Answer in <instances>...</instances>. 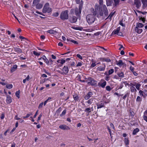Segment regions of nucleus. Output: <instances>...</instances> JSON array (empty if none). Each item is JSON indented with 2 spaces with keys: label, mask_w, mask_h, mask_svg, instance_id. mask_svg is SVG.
I'll return each instance as SVG.
<instances>
[{
  "label": "nucleus",
  "mask_w": 147,
  "mask_h": 147,
  "mask_svg": "<svg viewBox=\"0 0 147 147\" xmlns=\"http://www.w3.org/2000/svg\"><path fill=\"white\" fill-rule=\"evenodd\" d=\"M143 5L144 6H146L147 5V0H141Z\"/></svg>",
  "instance_id": "obj_32"
},
{
  "label": "nucleus",
  "mask_w": 147,
  "mask_h": 147,
  "mask_svg": "<svg viewBox=\"0 0 147 147\" xmlns=\"http://www.w3.org/2000/svg\"><path fill=\"white\" fill-rule=\"evenodd\" d=\"M13 50L15 52L18 53H22V50L18 47H13Z\"/></svg>",
  "instance_id": "obj_15"
},
{
  "label": "nucleus",
  "mask_w": 147,
  "mask_h": 147,
  "mask_svg": "<svg viewBox=\"0 0 147 147\" xmlns=\"http://www.w3.org/2000/svg\"><path fill=\"white\" fill-rule=\"evenodd\" d=\"M124 142L125 145H127L129 144V141L128 138H125Z\"/></svg>",
  "instance_id": "obj_38"
},
{
  "label": "nucleus",
  "mask_w": 147,
  "mask_h": 147,
  "mask_svg": "<svg viewBox=\"0 0 147 147\" xmlns=\"http://www.w3.org/2000/svg\"><path fill=\"white\" fill-rule=\"evenodd\" d=\"M93 101V99L92 98H90L86 102V104L87 103V104L90 105L92 103Z\"/></svg>",
  "instance_id": "obj_27"
},
{
  "label": "nucleus",
  "mask_w": 147,
  "mask_h": 147,
  "mask_svg": "<svg viewBox=\"0 0 147 147\" xmlns=\"http://www.w3.org/2000/svg\"><path fill=\"white\" fill-rule=\"evenodd\" d=\"M29 79L30 76L29 75H28L25 79L23 80V82L24 83H25L26 81H28Z\"/></svg>",
  "instance_id": "obj_28"
},
{
  "label": "nucleus",
  "mask_w": 147,
  "mask_h": 147,
  "mask_svg": "<svg viewBox=\"0 0 147 147\" xmlns=\"http://www.w3.org/2000/svg\"><path fill=\"white\" fill-rule=\"evenodd\" d=\"M129 69L132 72L134 71V68L132 66H130V67Z\"/></svg>",
  "instance_id": "obj_57"
},
{
  "label": "nucleus",
  "mask_w": 147,
  "mask_h": 147,
  "mask_svg": "<svg viewBox=\"0 0 147 147\" xmlns=\"http://www.w3.org/2000/svg\"><path fill=\"white\" fill-rule=\"evenodd\" d=\"M6 87L7 88L10 89L13 88V85L12 84H7L6 85Z\"/></svg>",
  "instance_id": "obj_31"
},
{
  "label": "nucleus",
  "mask_w": 147,
  "mask_h": 147,
  "mask_svg": "<svg viewBox=\"0 0 147 147\" xmlns=\"http://www.w3.org/2000/svg\"><path fill=\"white\" fill-rule=\"evenodd\" d=\"M97 109L101 108L104 106V104L103 103H98L97 105Z\"/></svg>",
  "instance_id": "obj_25"
},
{
  "label": "nucleus",
  "mask_w": 147,
  "mask_h": 147,
  "mask_svg": "<svg viewBox=\"0 0 147 147\" xmlns=\"http://www.w3.org/2000/svg\"><path fill=\"white\" fill-rule=\"evenodd\" d=\"M112 0H106L107 5L108 6H109L112 4Z\"/></svg>",
  "instance_id": "obj_26"
},
{
  "label": "nucleus",
  "mask_w": 147,
  "mask_h": 147,
  "mask_svg": "<svg viewBox=\"0 0 147 147\" xmlns=\"http://www.w3.org/2000/svg\"><path fill=\"white\" fill-rule=\"evenodd\" d=\"M106 89L109 91H110L111 90V88L109 86H107L106 87Z\"/></svg>",
  "instance_id": "obj_54"
},
{
  "label": "nucleus",
  "mask_w": 147,
  "mask_h": 147,
  "mask_svg": "<svg viewBox=\"0 0 147 147\" xmlns=\"http://www.w3.org/2000/svg\"><path fill=\"white\" fill-rule=\"evenodd\" d=\"M95 8L96 11H97L98 10V9H99V7L98 4L96 5H95Z\"/></svg>",
  "instance_id": "obj_47"
},
{
  "label": "nucleus",
  "mask_w": 147,
  "mask_h": 147,
  "mask_svg": "<svg viewBox=\"0 0 147 147\" xmlns=\"http://www.w3.org/2000/svg\"><path fill=\"white\" fill-rule=\"evenodd\" d=\"M44 105V103L43 102L41 103L39 105L38 107V108H40L42 107V106Z\"/></svg>",
  "instance_id": "obj_53"
},
{
  "label": "nucleus",
  "mask_w": 147,
  "mask_h": 147,
  "mask_svg": "<svg viewBox=\"0 0 147 147\" xmlns=\"http://www.w3.org/2000/svg\"><path fill=\"white\" fill-rule=\"evenodd\" d=\"M106 84V82L104 80H101L100 82L98 83L99 86H100L102 88H104Z\"/></svg>",
  "instance_id": "obj_9"
},
{
  "label": "nucleus",
  "mask_w": 147,
  "mask_h": 147,
  "mask_svg": "<svg viewBox=\"0 0 147 147\" xmlns=\"http://www.w3.org/2000/svg\"><path fill=\"white\" fill-rule=\"evenodd\" d=\"M119 24L120 25H121V26L123 27H125V24L123 23L122 21H121L120 22Z\"/></svg>",
  "instance_id": "obj_52"
},
{
  "label": "nucleus",
  "mask_w": 147,
  "mask_h": 147,
  "mask_svg": "<svg viewBox=\"0 0 147 147\" xmlns=\"http://www.w3.org/2000/svg\"><path fill=\"white\" fill-rule=\"evenodd\" d=\"M100 60L103 61L109 62L111 61V60L108 58H102L100 59Z\"/></svg>",
  "instance_id": "obj_20"
},
{
  "label": "nucleus",
  "mask_w": 147,
  "mask_h": 147,
  "mask_svg": "<svg viewBox=\"0 0 147 147\" xmlns=\"http://www.w3.org/2000/svg\"><path fill=\"white\" fill-rule=\"evenodd\" d=\"M91 109L90 108H87L84 110V111L86 112L90 113L91 112Z\"/></svg>",
  "instance_id": "obj_43"
},
{
  "label": "nucleus",
  "mask_w": 147,
  "mask_h": 147,
  "mask_svg": "<svg viewBox=\"0 0 147 147\" xmlns=\"http://www.w3.org/2000/svg\"><path fill=\"white\" fill-rule=\"evenodd\" d=\"M130 89L132 92H136L137 91L136 89L133 86H131L130 87Z\"/></svg>",
  "instance_id": "obj_34"
},
{
  "label": "nucleus",
  "mask_w": 147,
  "mask_h": 147,
  "mask_svg": "<svg viewBox=\"0 0 147 147\" xmlns=\"http://www.w3.org/2000/svg\"><path fill=\"white\" fill-rule=\"evenodd\" d=\"M14 119H16V120H19L20 119V118H19L18 116V115H16L15 116V118H14Z\"/></svg>",
  "instance_id": "obj_62"
},
{
  "label": "nucleus",
  "mask_w": 147,
  "mask_h": 147,
  "mask_svg": "<svg viewBox=\"0 0 147 147\" xmlns=\"http://www.w3.org/2000/svg\"><path fill=\"white\" fill-rule=\"evenodd\" d=\"M144 26V25L141 23H137L135 28V31L138 34H140L143 31V29L141 28L143 27Z\"/></svg>",
  "instance_id": "obj_2"
},
{
  "label": "nucleus",
  "mask_w": 147,
  "mask_h": 147,
  "mask_svg": "<svg viewBox=\"0 0 147 147\" xmlns=\"http://www.w3.org/2000/svg\"><path fill=\"white\" fill-rule=\"evenodd\" d=\"M77 20V18L75 16H73L69 18V21L72 23H74L76 22Z\"/></svg>",
  "instance_id": "obj_14"
},
{
  "label": "nucleus",
  "mask_w": 147,
  "mask_h": 147,
  "mask_svg": "<svg viewBox=\"0 0 147 147\" xmlns=\"http://www.w3.org/2000/svg\"><path fill=\"white\" fill-rule=\"evenodd\" d=\"M118 75L120 77L123 78L124 77L123 74L122 72L119 73Z\"/></svg>",
  "instance_id": "obj_46"
},
{
  "label": "nucleus",
  "mask_w": 147,
  "mask_h": 147,
  "mask_svg": "<svg viewBox=\"0 0 147 147\" xmlns=\"http://www.w3.org/2000/svg\"><path fill=\"white\" fill-rule=\"evenodd\" d=\"M142 98L140 96H138L136 98V101L138 102L142 100Z\"/></svg>",
  "instance_id": "obj_45"
},
{
  "label": "nucleus",
  "mask_w": 147,
  "mask_h": 147,
  "mask_svg": "<svg viewBox=\"0 0 147 147\" xmlns=\"http://www.w3.org/2000/svg\"><path fill=\"white\" fill-rule=\"evenodd\" d=\"M82 65V63L81 62H78L76 65V67L81 66Z\"/></svg>",
  "instance_id": "obj_56"
},
{
  "label": "nucleus",
  "mask_w": 147,
  "mask_h": 147,
  "mask_svg": "<svg viewBox=\"0 0 147 147\" xmlns=\"http://www.w3.org/2000/svg\"><path fill=\"white\" fill-rule=\"evenodd\" d=\"M47 32L50 34H54L57 33V31L53 30H50L47 31Z\"/></svg>",
  "instance_id": "obj_24"
},
{
  "label": "nucleus",
  "mask_w": 147,
  "mask_h": 147,
  "mask_svg": "<svg viewBox=\"0 0 147 147\" xmlns=\"http://www.w3.org/2000/svg\"><path fill=\"white\" fill-rule=\"evenodd\" d=\"M102 10L104 12V14L106 15H107L108 13V10L106 6L104 5L102 7Z\"/></svg>",
  "instance_id": "obj_16"
},
{
  "label": "nucleus",
  "mask_w": 147,
  "mask_h": 147,
  "mask_svg": "<svg viewBox=\"0 0 147 147\" xmlns=\"http://www.w3.org/2000/svg\"><path fill=\"white\" fill-rule=\"evenodd\" d=\"M92 95V93L91 92H89L84 97V98L86 100L89 99Z\"/></svg>",
  "instance_id": "obj_17"
},
{
  "label": "nucleus",
  "mask_w": 147,
  "mask_h": 147,
  "mask_svg": "<svg viewBox=\"0 0 147 147\" xmlns=\"http://www.w3.org/2000/svg\"><path fill=\"white\" fill-rule=\"evenodd\" d=\"M66 112V110H64L60 114V115L61 117H62L64 115Z\"/></svg>",
  "instance_id": "obj_44"
},
{
  "label": "nucleus",
  "mask_w": 147,
  "mask_h": 147,
  "mask_svg": "<svg viewBox=\"0 0 147 147\" xmlns=\"http://www.w3.org/2000/svg\"><path fill=\"white\" fill-rule=\"evenodd\" d=\"M115 12H111L109 15V16L107 18V19H109L111 20V18L114 15L115 13Z\"/></svg>",
  "instance_id": "obj_29"
},
{
  "label": "nucleus",
  "mask_w": 147,
  "mask_h": 147,
  "mask_svg": "<svg viewBox=\"0 0 147 147\" xmlns=\"http://www.w3.org/2000/svg\"><path fill=\"white\" fill-rule=\"evenodd\" d=\"M116 64L119 66H121L123 65H124V63L123 62V61L121 60H119L118 61H116Z\"/></svg>",
  "instance_id": "obj_18"
},
{
  "label": "nucleus",
  "mask_w": 147,
  "mask_h": 147,
  "mask_svg": "<svg viewBox=\"0 0 147 147\" xmlns=\"http://www.w3.org/2000/svg\"><path fill=\"white\" fill-rule=\"evenodd\" d=\"M20 90H18L15 93V95L16 97H17L18 98H20Z\"/></svg>",
  "instance_id": "obj_35"
},
{
  "label": "nucleus",
  "mask_w": 147,
  "mask_h": 147,
  "mask_svg": "<svg viewBox=\"0 0 147 147\" xmlns=\"http://www.w3.org/2000/svg\"><path fill=\"white\" fill-rule=\"evenodd\" d=\"M69 71V69L68 67L67 66H64L62 69V72H61L59 71V72L62 74H66Z\"/></svg>",
  "instance_id": "obj_8"
},
{
  "label": "nucleus",
  "mask_w": 147,
  "mask_h": 147,
  "mask_svg": "<svg viewBox=\"0 0 147 147\" xmlns=\"http://www.w3.org/2000/svg\"><path fill=\"white\" fill-rule=\"evenodd\" d=\"M115 4L114 5L115 6H116L117 5H118L119 4V0H113Z\"/></svg>",
  "instance_id": "obj_39"
},
{
  "label": "nucleus",
  "mask_w": 147,
  "mask_h": 147,
  "mask_svg": "<svg viewBox=\"0 0 147 147\" xmlns=\"http://www.w3.org/2000/svg\"><path fill=\"white\" fill-rule=\"evenodd\" d=\"M38 110H37L36 111L35 114L34 115V117H33L34 118H35L36 117V116L37 115V114L38 113Z\"/></svg>",
  "instance_id": "obj_63"
},
{
  "label": "nucleus",
  "mask_w": 147,
  "mask_h": 147,
  "mask_svg": "<svg viewBox=\"0 0 147 147\" xmlns=\"http://www.w3.org/2000/svg\"><path fill=\"white\" fill-rule=\"evenodd\" d=\"M59 15V14L58 12H56L53 14V16L54 17H57Z\"/></svg>",
  "instance_id": "obj_50"
},
{
  "label": "nucleus",
  "mask_w": 147,
  "mask_h": 147,
  "mask_svg": "<svg viewBox=\"0 0 147 147\" xmlns=\"http://www.w3.org/2000/svg\"><path fill=\"white\" fill-rule=\"evenodd\" d=\"M114 71V70L113 69H109V75H111L112 74Z\"/></svg>",
  "instance_id": "obj_41"
},
{
  "label": "nucleus",
  "mask_w": 147,
  "mask_h": 147,
  "mask_svg": "<svg viewBox=\"0 0 147 147\" xmlns=\"http://www.w3.org/2000/svg\"><path fill=\"white\" fill-rule=\"evenodd\" d=\"M73 98L75 100H78L79 97L78 95L75 94L73 95Z\"/></svg>",
  "instance_id": "obj_40"
},
{
  "label": "nucleus",
  "mask_w": 147,
  "mask_h": 147,
  "mask_svg": "<svg viewBox=\"0 0 147 147\" xmlns=\"http://www.w3.org/2000/svg\"><path fill=\"white\" fill-rule=\"evenodd\" d=\"M33 54L35 55H36L37 56H39L40 55L41 52H37L35 51H33Z\"/></svg>",
  "instance_id": "obj_42"
},
{
  "label": "nucleus",
  "mask_w": 147,
  "mask_h": 147,
  "mask_svg": "<svg viewBox=\"0 0 147 147\" xmlns=\"http://www.w3.org/2000/svg\"><path fill=\"white\" fill-rule=\"evenodd\" d=\"M85 80H86V82H87L88 85L93 86L97 84V82L92 78H86Z\"/></svg>",
  "instance_id": "obj_5"
},
{
  "label": "nucleus",
  "mask_w": 147,
  "mask_h": 147,
  "mask_svg": "<svg viewBox=\"0 0 147 147\" xmlns=\"http://www.w3.org/2000/svg\"><path fill=\"white\" fill-rule=\"evenodd\" d=\"M106 65L103 64L102 66H100L97 68V70L99 71H103L105 70Z\"/></svg>",
  "instance_id": "obj_10"
},
{
  "label": "nucleus",
  "mask_w": 147,
  "mask_h": 147,
  "mask_svg": "<svg viewBox=\"0 0 147 147\" xmlns=\"http://www.w3.org/2000/svg\"><path fill=\"white\" fill-rule=\"evenodd\" d=\"M17 67V66L16 65H13V67L12 68H13V69H15V70L16 69Z\"/></svg>",
  "instance_id": "obj_64"
},
{
  "label": "nucleus",
  "mask_w": 147,
  "mask_h": 147,
  "mask_svg": "<svg viewBox=\"0 0 147 147\" xmlns=\"http://www.w3.org/2000/svg\"><path fill=\"white\" fill-rule=\"evenodd\" d=\"M40 1V0H34L33 2V4L34 5H36L38 4Z\"/></svg>",
  "instance_id": "obj_30"
},
{
  "label": "nucleus",
  "mask_w": 147,
  "mask_h": 147,
  "mask_svg": "<svg viewBox=\"0 0 147 147\" xmlns=\"http://www.w3.org/2000/svg\"><path fill=\"white\" fill-rule=\"evenodd\" d=\"M140 20L144 23L145 22V19L144 18L141 17L140 18Z\"/></svg>",
  "instance_id": "obj_48"
},
{
  "label": "nucleus",
  "mask_w": 147,
  "mask_h": 147,
  "mask_svg": "<svg viewBox=\"0 0 147 147\" xmlns=\"http://www.w3.org/2000/svg\"><path fill=\"white\" fill-rule=\"evenodd\" d=\"M107 129L109 131V134L110 135V136H111V134L112 132H111V129H110V128H109V127H107Z\"/></svg>",
  "instance_id": "obj_60"
},
{
  "label": "nucleus",
  "mask_w": 147,
  "mask_h": 147,
  "mask_svg": "<svg viewBox=\"0 0 147 147\" xmlns=\"http://www.w3.org/2000/svg\"><path fill=\"white\" fill-rule=\"evenodd\" d=\"M139 131V129L138 128H136L133 131V135H135L136 133Z\"/></svg>",
  "instance_id": "obj_36"
},
{
  "label": "nucleus",
  "mask_w": 147,
  "mask_h": 147,
  "mask_svg": "<svg viewBox=\"0 0 147 147\" xmlns=\"http://www.w3.org/2000/svg\"><path fill=\"white\" fill-rule=\"evenodd\" d=\"M144 95H145V97L146 96H147V90H144Z\"/></svg>",
  "instance_id": "obj_55"
},
{
  "label": "nucleus",
  "mask_w": 147,
  "mask_h": 147,
  "mask_svg": "<svg viewBox=\"0 0 147 147\" xmlns=\"http://www.w3.org/2000/svg\"><path fill=\"white\" fill-rule=\"evenodd\" d=\"M128 94L127 93L125 94V95H124V96H123V99H125L126 97L128 95Z\"/></svg>",
  "instance_id": "obj_58"
},
{
  "label": "nucleus",
  "mask_w": 147,
  "mask_h": 147,
  "mask_svg": "<svg viewBox=\"0 0 147 147\" xmlns=\"http://www.w3.org/2000/svg\"><path fill=\"white\" fill-rule=\"evenodd\" d=\"M134 86H135L136 88L138 90H139L140 89V87L141 86V84H133Z\"/></svg>",
  "instance_id": "obj_22"
},
{
  "label": "nucleus",
  "mask_w": 147,
  "mask_h": 147,
  "mask_svg": "<svg viewBox=\"0 0 147 147\" xmlns=\"http://www.w3.org/2000/svg\"><path fill=\"white\" fill-rule=\"evenodd\" d=\"M44 61V62L47 64V65H49V61L47 58Z\"/></svg>",
  "instance_id": "obj_51"
},
{
  "label": "nucleus",
  "mask_w": 147,
  "mask_h": 147,
  "mask_svg": "<svg viewBox=\"0 0 147 147\" xmlns=\"http://www.w3.org/2000/svg\"><path fill=\"white\" fill-rule=\"evenodd\" d=\"M51 99V97H49L48 98V99L44 102V106H45L48 102H50V100Z\"/></svg>",
  "instance_id": "obj_33"
},
{
  "label": "nucleus",
  "mask_w": 147,
  "mask_h": 147,
  "mask_svg": "<svg viewBox=\"0 0 147 147\" xmlns=\"http://www.w3.org/2000/svg\"><path fill=\"white\" fill-rule=\"evenodd\" d=\"M68 12V11L67 10L62 11L60 15V18L63 20L67 19L69 17Z\"/></svg>",
  "instance_id": "obj_3"
},
{
  "label": "nucleus",
  "mask_w": 147,
  "mask_h": 147,
  "mask_svg": "<svg viewBox=\"0 0 147 147\" xmlns=\"http://www.w3.org/2000/svg\"><path fill=\"white\" fill-rule=\"evenodd\" d=\"M96 64L95 63H92L91 65V67H94L96 65Z\"/></svg>",
  "instance_id": "obj_61"
},
{
  "label": "nucleus",
  "mask_w": 147,
  "mask_h": 147,
  "mask_svg": "<svg viewBox=\"0 0 147 147\" xmlns=\"http://www.w3.org/2000/svg\"><path fill=\"white\" fill-rule=\"evenodd\" d=\"M42 116V113H41L40 115L38 117V121H39L40 120Z\"/></svg>",
  "instance_id": "obj_59"
},
{
  "label": "nucleus",
  "mask_w": 147,
  "mask_h": 147,
  "mask_svg": "<svg viewBox=\"0 0 147 147\" xmlns=\"http://www.w3.org/2000/svg\"><path fill=\"white\" fill-rule=\"evenodd\" d=\"M134 3L136 5V7L138 8L141 6V3L139 0H134Z\"/></svg>",
  "instance_id": "obj_12"
},
{
  "label": "nucleus",
  "mask_w": 147,
  "mask_h": 147,
  "mask_svg": "<svg viewBox=\"0 0 147 147\" xmlns=\"http://www.w3.org/2000/svg\"><path fill=\"white\" fill-rule=\"evenodd\" d=\"M76 56L78 58H79L80 59L82 60V57L80 54H78Z\"/></svg>",
  "instance_id": "obj_49"
},
{
  "label": "nucleus",
  "mask_w": 147,
  "mask_h": 147,
  "mask_svg": "<svg viewBox=\"0 0 147 147\" xmlns=\"http://www.w3.org/2000/svg\"><path fill=\"white\" fill-rule=\"evenodd\" d=\"M57 62L60 63L63 65L65 62V61L63 59H59L57 61Z\"/></svg>",
  "instance_id": "obj_21"
},
{
  "label": "nucleus",
  "mask_w": 147,
  "mask_h": 147,
  "mask_svg": "<svg viewBox=\"0 0 147 147\" xmlns=\"http://www.w3.org/2000/svg\"><path fill=\"white\" fill-rule=\"evenodd\" d=\"M52 11L51 8L49 7V4L48 3H46L42 9L43 13H50Z\"/></svg>",
  "instance_id": "obj_4"
},
{
  "label": "nucleus",
  "mask_w": 147,
  "mask_h": 147,
  "mask_svg": "<svg viewBox=\"0 0 147 147\" xmlns=\"http://www.w3.org/2000/svg\"><path fill=\"white\" fill-rule=\"evenodd\" d=\"M143 118L144 120L147 122V110L145 111L144 113Z\"/></svg>",
  "instance_id": "obj_19"
},
{
  "label": "nucleus",
  "mask_w": 147,
  "mask_h": 147,
  "mask_svg": "<svg viewBox=\"0 0 147 147\" xmlns=\"http://www.w3.org/2000/svg\"><path fill=\"white\" fill-rule=\"evenodd\" d=\"M120 27H119L117 28V29L114 30L112 32L111 34L112 35L117 34V35L122 36H123L122 33L120 32Z\"/></svg>",
  "instance_id": "obj_6"
},
{
  "label": "nucleus",
  "mask_w": 147,
  "mask_h": 147,
  "mask_svg": "<svg viewBox=\"0 0 147 147\" xmlns=\"http://www.w3.org/2000/svg\"><path fill=\"white\" fill-rule=\"evenodd\" d=\"M59 128L64 130H69L70 129L68 126L65 125H61L59 126Z\"/></svg>",
  "instance_id": "obj_11"
},
{
  "label": "nucleus",
  "mask_w": 147,
  "mask_h": 147,
  "mask_svg": "<svg viewBox=\"0 0 147 147\" xmlns=\"http://www.w3.org/2000/svg\"><path fill=\"white\" fill-rule=\"evenodd\" d=\"M139 92L140 95L144 97H145V95H144V91H142V90H140Z\"/></svg>",
  "instance_id": "obj_37"
},
{
  "label": "nucleus",
  "mask_w": 147,
  "mask_h": 147,
  "mask_svg": "<svg viewBox=\"0 0 147 147\" xmlns=\"http://www.w3.org/2000/svg\"><path fill=\"white\" fill-rule=\"evenodd\" d=\"M36 6V8L37 9H41L43 6V5L41 3H38L35 5Z\"/></svg>",
  "instance_id": "obj_23"
},
{
  "label": "nucleus",
  "mask_w": 147,
  "mask_h": 147,
  "mask_svg": "<svg viewBox=\"0 0 147 147\" xmlns=\"http://www.w3.org/2000/svg\"><path fill=\"white\" fill-rule=\"evenodd\" d=\"M96 13L94 12L93 15L88 14L86 17V19L88 23L90 24L93 23L95 20V16L96 15Z\"/></svg>",
  "instance_id": "obj_1"
},
{
  "label": "nucleus",
  "mask_w": 147,
  "mask_h": 147,
  "mask_svg": "<svg viewBox=\"0 0 147 147\" xmlns=\"http://www.w3.org/2000/svg\"><path fill=\"white\" fill-rule=\"evenodd\" d=\"M82 10V6L81 5H80L79 9L76 8L75 9V13L76 15L77 16H79L80 14L81 13Z\"/></svg>",
  "instance_id": "obj_7"
},
{
  "label": "nucleus",
  "mask_w": 147,
  "mask_h": 147,
  "mask_svg": "<svg viewBox=\"0 0 147 147\" xmlns=\"http://www.w3.org/2000/svg\"><path fill=\"white\" fill-rule=\"evenodd\" d=\"M12 101L11 98L10 96L7 95L6 96V102L7 104L11 103Z\"/></svg>",
  "instance_id": "obj_13"
}]
</instances>
